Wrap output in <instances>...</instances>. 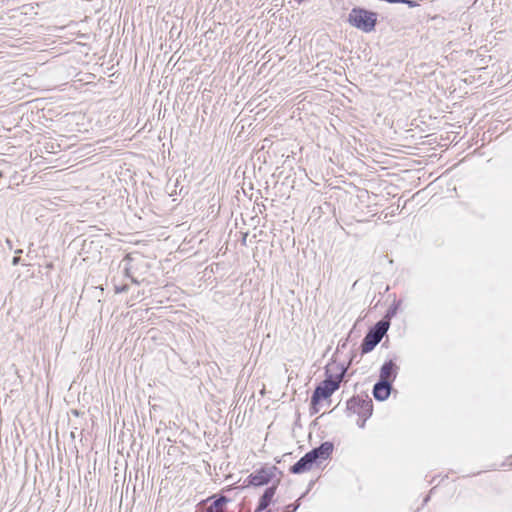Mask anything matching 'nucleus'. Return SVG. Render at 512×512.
Instances as JSON below:
<instances>
[{
  "mask_svg": "<svg viewBox=\"0 0 512 512\" xmlns=\"http://www.w3.org/2000/svg\"><path fill=\"white\" fill-rule=\"evenodd\" d=\"M369 410L366 409L364 416H359V419L357 421V425L359 428H364L366 421L372 416L371 413H367Z\"/></svg>",
  "mask_w": 512,
  "mask_h": 512,
  "instance_id": "f3484780",
  "label": "nucleus"
},
{
  "mask_svg": "<svg viewBox=\"0 0 512 512\" xmlns=\"http://www.w3.org/2000/svg\"><path fill=\"white\" fill-rule=\"evenodd\" d=\"M387 331L388 325L386 323H376L371 326L362 339L360 345L361 354L364 355L373 351Z\"/></svg>",
  "mask_w": 512,
  "mask_h": 512,
  "instance_id": "20e7f679",
  "label": "nucleus"
},
{
  "mask_svg": "<svg viewBox=\"0 0 512 512\" xmlns=\"http://www.w3.org/2000/svg\"><path fill=\"white\" fill-rule=\"evenodd\" d=\"M71 413H72L74 416H76V417H78V416H80V415L82 414V413H81L79 410H77V409H73V410H71Z\"/></svg>",
  "mask_w": 512,
  "mask_h": 512,
  "instance_id": "412c9836",
  "label": "nucleus"
},
{
  "mask_svg": "<svg viewBox=\"0 0 512 512\" xmlns=\"http://www.w3.org/2000/svg\"><path fill=\"white\" fill-rule=\"evenodd\" d=\"M306 493H303L294 503L289 504L286 508L288 512H296L301 506V499L304 498Z\"/></svg>",
  "mask_w": 512,
  "mask_h": 512,
  "instance_id": "4468645a",
  "label": "nucleus"
},
{
  "mask_svg": "<svg viewBox=\"0 0 512 512\" xmlns=\"http://www.w3.org/2000/svg\"><path fill=\"white\" fill-rule=\"evenodd\" d=\"M129 279L132 281V283L139 284V281L136 278H134L133 276H131Z\"/></svg>",
  "mask_w": 512,
  "mask_h": 512,
  "instance_id": "5701e85b",
  "label": "nucleus"
},
{
  "mask_svg": "<svg viewBox=\"0 0 512 512\" xmlns=\"http://www.w3.org/2000/svg\"><path fill=\"white\" fill-rule=\"evenodd\" d=\"M5 242H6L7 247L11 250L13 248L12 241L10 239H6Z\"/></svg>",
  "mask_w": 512,
  "mask_h": 512,
  "instance_id": "4be33fe9",
  "label": "nucleus"
},
{
  "mask_svg": "<svg viewBox=\"0 0 512 512\" xmlns=\"http://www.w3.org/2000/svg\"><path fill=\"white\" fill-rule=\"evenodd\" d=\"M509 460H511V463H510V465H512V456L510 457V459H509Z\"/></svg>",
  "mask_w": 512,
  "mask_h": 512,
  "instance_id": "cd10ccee",
  "label": "nucleus"
},
{
  "mask_svg": "<svg viewBox=\"0 0 512 512\" xmlns=\"http://www.w3.org/2000/svg\"><path fill=\"white\" fill-rule=\"evenodd\" d=\"M400 367L396 364L395 359L384 361L379 370V379L386 380L393 384L396 380Z\"/></svg>",
  "mask_w": 512,
  "mask_h": 512,
  "instance_id": "6e6552de",
  "label": "nucleus"
},
{
  "mask_svg": "<svg viewBox=\"0 0 512 512\" xmlns=\"http://www.w3.org/2000/svg\"><path fill=\"white\" fill-rule=\"evenodd\" d=\"M295 2H297L298 4H301L304 2V0H294Z\"/></svg>",
  "mask_w": 512,
  "mask_h": 512,
  "instance_id": "393cba45",
  "label": "nucleus"
},
{
  "mask_svg": "<svg viewBox=\"0 0 512 512\" xmlns=\"http://www.w3.org/2000/svg\"><path fill=\"white\" fill-rule=\"evenodd\" d=\"M2 177H3V172H2V171H0V178H2Z\"/></svg>",
  "mask_w": 512,
  "mask_h": 512,
  "instance_id": "bb28decb",
  "label": "nucleus"
},
{
  "mask_svg": "<svg viewBox=\"0 0 512 512\" xmlns=\"http://www.w3.org/2000/svg\"><path fill=\"white\" fill-rule=\"evenodd\" d=\"M366 409L369 410L367 413L373 414V401L367 395H354L346 402V411L358 416H364Z\"/></svg>",
  "mask_w": 512,
  "mask_h": 512,
  "instance_id": "39448f33",
  "label": "nucleus"
},
{
  "mask_svg": "<svg viewBox=\"0 0 512 512\" xmlns=\"http://www.w3.org/2000/svg\"><path fill=\"white\" fill-rule=\"evenodd\" d=\"M245 241H246V235L243 237L242 242L245 243Z\"/></svg>",
  "mask_w": 512,
  "mask_h": 512,
  "instance_id": "a878e982",
  "label": "nucleus"
},
{
  "mask_svg": "<svg viewBox=\"0 0 512 512\" xmlns=\"http://www.w3.org/2000/svg\"><path fill=\"white\" fill-rule=\"evenodd\" d=\"M393 384L386 380H378L372 389L373 397L380 402L387 400L392 392Z\"/></svg>",
  "mask_w": 512,
  "mask_h": 512,
  "instance_id": "1a4fd4ad",
  "label": "nucleus"
},
{
  "mask_svg": "<svg viewBox=\"0 0 512 512\" xmlns=\"http://www.w3.org/2000/svg\"><path fill=\"white\" fill-rule=\"evenodd\" d=\"M339 371L336 374L330 373L331 364L326 366L325 379L321 381L314 389L312 396L313 401H322L330 398L332 394L337 391L340 387V383L347 373V367L343 364L337 366Z\"/></svg>",
  "mask_w": 512,
  "mask_h": 512,
  "instance_id": "f257e3e1",
  "label": "nucleus"
},
{
  "mask_svg": "<svg viewBox=\"0 0 512 512\" xmlns=\"http://www.w3.org/2000/svg\"><path fill=\"white\" fill-rule=\"evenodd\" d=\"M133 260L132 256L130 254H127L124 259H123V262H125V267H124V276L127 277V278H130L132 276L131 274V266H130V263L131 261Z\"/></svg>",
  "mask_w": 512,
  "mask_h": 512,
  "instance_id": "ddd939ff",
  "label": "nucleus"
},
{
  "mask_svg": "<svg viewBox=\"0 0 512 512\" xmlns=\"http://www.w3.org/2000/svg\"><path fill=\"white\" fill-rule=\"evenodd\" d=\"M347 22L354 28L370 33L375 30L378 22V13L363 7L355 6L347 17Z\"/></svg>",
  "mask_w": 512,
  "mask_h": 512,
  "instance_id": "f03ea898",
  "label": "nucleus"
},
{
  "mask_svg": "<svg viewBox=\"0 0 512 512\" xmlns=\"http://www.w3.org/2000/svg\"><path fill=\"white\" fill-rule=\"evenodd\" d=\"M400 305H401L400 300H398V301L394 300L393 303L386 310L383 318L381 320H379L377 323H386L388 325V329H389L390 325H391V319L396 316Z\"/></svg>",
  "mask_w": 512,
  "mask_h": 512,
  "instance_id": "f8f14e48",
  "label": "nucleus"
},
{
  "mask_svg": "<svg viewBox=\"0 0 512 512\" xmlns=\"http://www.w3.org/2000/svg\"><path fill=\"white\" fill-rule=\"evenodd\" d=\"M281 479L277 478L272 485L265 488L263 494L260 496L258 500L257 507L254 512H262V511H268V507L275 502L274 497L277 491V488L280 484Z\"/></svg>",
  "mask_w": 512,
  "mask_h": 512,
  "instance_id": "423d86ee",
  "label": "nucleus"
},
{
  "mask_svg": "<svg viewBox=\"0 0 512 512\" xmlns=\"http://www.w3.org/2000/svg\"><path fill=\"white\" fill-rule=\"evenodd\" d=\"M229 501L230 499L223 494H213L212 496L206 498L204 503H208L210 507L216 512H223Z\"/></svg>",
  "mask_w": 512,
  "mask_h": 512,
  "instance_id": "9b49d317",
  "label": "nucleus"
},
{
  "mask_svg": "<svg viewBox=\"0 0 512 512\" xmlns=\"http://www.w3.org/2000/svg\"><path fill=\"white\" fill-rule=\"evenodd\" d=\"M282 475V472L274 465L261 466L250 473L244 480L245 487H262L274 482L276 475Z\"/></svg>",
  "mask_w": 512,
  "mask_h": 512,
  "instance_id": "7ed1b4c3",
  "label": "nucleus"
},
{
  "mask_svg": "<svg viewBox=\"0 0 512 512\" xmlns=\"http://www.w3.org/2000/svg\"><path fill=\"white\" fill-rule=\"evenodd\" d=\"M435 490H436V487H434L430 490V494L424 498V503L428 502L430 496L435 492Z\"/></svg>",
  "mask_w": 512,
  "mask_h": 512,
  "instance_id": "aec40b11",
  "label": "nucleus"
},
{
  "mask_svg": "<svg viewBox=\"0 0 512 512\" xmlns=\"http://www.w3.org/2000/svg\"><path fill=\"white\" fill-rule=\"evenodd\" d=\"M334 444L330 441L322 442L319 446L311 449L307 453L315 465H319L323 461L329 459L333 453Z\"/></svg>",
  "mask_w": 512,
  "mask_h": 512,
  "instance_id": "0eeeda50",
  "label": "nucleus"
},
{
  "mask_svg": "<svg viewBox=\"0 0 512 512\" xmlns=\"http://www.w3.org/2000/svg\"><path fill=\"white\" fill-rule=\"evenodd\" d=\"M19 263H20V257H19V256H14V257L12 258V265H13V266H16V265H18Z\"/></svg>",
  "mask_w": 512,
  "mask_h": 512,
  "instance_id": "6ab92c4d",
  "label": "nucleus"
},
{
  "mask_svg": "<svg viewBox=\"0 0 512 512\" xmlns=\"http://www.w3.org/2000/svg\"><path fill=\"white\" fill-rule=\"evenodd\" d=\"M116 293H123L128 291V285H123L121 287H116Z\"/></svg>",
  "mask_w": 512,
  "mask_h": 512,
  "instance_id": "a211bd4d",
  "label": "nucleus"
},
{
  "mask_svg": "<svg viewBox=\"0 0 512 512\" xmlns=\"http://www.w3.org/2000/svg\"><path fill=\"white\" fill-rule=\"evenodd\" d=\"M321 401H317L316 403L313 401V396L311 395V400H310V407H309V412H310V415H315L319 412V404H320Z\"/></svg>",
  "mask_w": 512,
  "mask_h": 512,
  "instance_id": "2eb2a0df",
  "label": "nucleus"
},
{
  "mask_svg": "<svg viewBox=\"0 0 512 512\" xmlns=\"http://www.w3.org/2000/svg\"><path fill=\"white\" fill-rule=\"evenodd\" d=\"M22 252H23V250H22V249H17V250H15V254H16V256H18V255H19V254H21Z\"/></svg>",
  "mask_w": 512,
  "mask_h": 512,
  "instance_id": "b1692460",
  "label": "nucleus"
},
{
  "mask_svg": "<svg viewBox=\"0 0 512 512\" xmlns=\"http://www.w3.org/2000/svg\"><path fill=\"white\" fill-rule=\"evenodd\" d=\"M387 1L389 3H391V4H397V3L406 4L409 7H416V6H418V3L415 0H387Z\"/></svg>",
  "mask_w": 512,
  "mask_h": 512,
  "instance_id": "dca6fc26",
  "label": "nucleus"
},
{
  "mask_svg": "<svg viewBox=\"0 0 512 512\" xmlns=\"http://www.w3.org/2000/svg\"><path fill=\"white\" fill-rule=\"evenodd\" d=\"M314 462L308 453H305L295 464L289 468L292 474H302L308 472L313 467Z\"/></svg>",
  "mask_w": 512,
  "mask_h": 512,
  "instance_id": "9d476101",
  "label": "nucleus"
}]
</instances>
